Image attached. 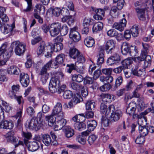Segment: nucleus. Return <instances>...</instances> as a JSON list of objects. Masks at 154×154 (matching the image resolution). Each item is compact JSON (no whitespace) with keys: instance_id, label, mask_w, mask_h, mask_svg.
I'll return each instance as SVG.
<instances>
[{"instance_id":"nucleus-27","label":"nucleus","mask_w":154,"mask_h":154,"mask_svg":"<svg viewBox=\"0 0 154 154\" xmlns=\"http://www.w3.org/2000/svg\"><path fill=\"white\" fill-rule=\"evenodd\" d=\"M133 60L131 58H128L122 60L121 62L122 66L124 69L130 68L132 64Z\"/></svg>"},{"instance_id":"nucleus-62","label":"nucleus","mask_w":154,"mask_h":154,"mask_svg":"<svg viewBox=\"0 0 154 154\" xmlns=\"http://www.w3.org/2000/svg\"><path fill=\"white\" fill-rule=\"evenodd\" d=\"M81 94L83 97H86L88 94V88L82 86L81 89Z\"/></svg>"},{"instance_id":"nucleus-35","label":"nucleus","mask_w":154,"mask_h":154,"mask_svg":"<svg viewBox=\"0 0 154 154\" xmlns=\"http://www.w3.org/2000/svg\"><path fill=\"white\" fill-rule=\"evenodd\" d=\"M6 11L5 8L3 7L0 6V18L3 22H6L9 20V18L6 14H4Z\"/></svg>"},{"instance_id":"nucleus-39","label":"nucleus","mask_w":154,"mask_h":154,"mask_svg":"<svg viewBox=\"0 0 154 154\" xmlns=\"http://www.w3.org/2000/svg\"><path fill=\"white\" fill-rule=\"evenodd\" d=\"M72 98L71 99L73 101L74 105H76L78 103L83 101V99L81 95L78 93L74 94L72 97Z\"/></svg>"},{"instance_id":"nucleus-23","label":"nucleus","mask_w":154,"mask_h":154,"mask_svg":"<svg viewBox=\"0 0 154 154\" xmlns=\"http://www.w3.org/2000/svg\"><path fill=\"white\" fill-rule=\"evenodd\" d=\"M86 110H94L96 107L95 103L93 98L88 99L85 103Z\"/></svg>"},{"instance_id":"nucleus-64","label":"nucleus","mask_w":154,"mask_h":154,"mask_svg":"<svg viewBox=\"0 0 154 154\" xmlns=\"http://www.w3.org/2000/svg\"><path fill=\"white\" fill-rule=\"evenodd\" d=\"M116 110L115 107L112 104L109 105L108 108H107V110H106V116L109 115L110 113L111 114L112 112H114V111H115Z\"/></svg>"},{"instance_id":"nucleus-26","label":"nucleus","mask_w":154,"mask_h":154,"mask_svg":"<svg viewBox=\"0 0 154 154\" xmlns=\"http://www.w3.org/2000/svg\"><path fill=\"white\" fill-rule=\"evenodd\" d=\"M97 123L94 120L90 119L87 122V130L89 131H92L96 128L97 126Z\"/></svg>"},{"instance_id":"nucleus-20","label":"nucleus","mask_w":154,"mask_h":154,"mask_svg":"<svg viewBox=\"0 0 154 154\" xmlns=\"http://www.w3.org/2000/svg\"><path fill=\"white\" fill-rule=\"evenodd\" d=\"M143 119L144 121L145 124L143 125V126L139 125L138 129L140 135L145 137L148 134V131L146 126V125L147 124L146 118V117L143 116Z\"/></svg>"},{"instance_id":"nucleus-38","label":"nucleus","mask_w":154,"mask_h":154,"mask_svg":"<svg viewBox=\"0 0 154 154\" xmlns=\"http://www.w3.org/2000/svg\"><path fill=\"white\" fill-rule=\"evenodd\" d=\"M62 21L63 22H66L67 21V24L70 27L72 26L73 25L75 21L72 15L62 18Z\"/></svg>"},{"instance_id":"nucleus-18","label":"nucleus","mask_w":154,"mask_h":154,"mask_svg":"<svg viewBox=\"0 0 154 154\" xmlns=\"http://www.w3.org/2000/svg\"><path fill=\"white\" fill-rule=\"evenodd\" d=\"M122 112L121 110L117 109L114 112L111 113L109 118L111 121L112 122H114L119 121L122 116Z\"/></svg>"},{"instance_id":"nucleus-60","label":"nucleus","mask_w":154,"mask_h":154,"mask_svg":"<svg viewBox=\"0 0 154 154\" xmlns=\"http://www.w3.org/2000/svg\"><path fill=\"white\" fill-rule=\"evenodd\" d=\"M145 137L140 135V136H138L135 140V142L137 144H143L145 141Z\"/></svg>"},{"instance_id":"nucleus-25","label":"nucleus","mask_w":154,"mask_h":154,"mask_svg":"<svg viewBox=\"0 0 154 154\" xmlns=\"http://www.w3.org/2000/svg\"><path fill=\"white\" fill-rule=\"evenodd\" d=\"M130 44L128 42H124L121 46V52L124 55H130Z\"/></svg>"},{"instance_id":"nucleus-4","label":"nucleus","mask_w":154,"mask_h":154,"mask_svg":"<svg viewBox=\"0 0 154 154\" xmlns=\"http://www.w3.org/2000/svg\"><path fill=\"white\" fill-rule=\"evenodd\" d=\"M13 48L14 47V52L15 54L19 56L23 55L25 50L26 45L18 41L13 42L11 44Z\"/></svg>"},{"instance_id":"nucleus-45","label":"nucleus","mask_w":154,"mask_h":154,"mask_svg":"<svg viewBox=\"0 0 154 154\" xmlns=\"http://www.w3.org/2000/svg\"><path fill=\"white\" fill-rule=\"evenodd\" d=\"M94 20L92 18L85 17L83 20V24L85 26L89 27V26L94 24Z\"/></svg>"},{"instance_id":"nucleus-56","label":"nucleus","mask_w":154,"mask_h":154,"mask_svg":"<svg viewBox=\"0 0 154 154\" xmlns=\"http://www.w3.org/2000/svg\"><path fill=\"white\" fill-rule=\"evenodd\" d=\"M77 62L78 63H84L86 61L85 58L83 54H82L80 52L79 54L77 57Z\"/></svg>"},{"instance_id":"nucleus-8","label":"nucleus","mask_w":154,"mask_h":154,"mask_svg":"<svg viewBox=\"0 0 154 154\" xmlns=\"http://www.w3.org/2000/svg\"><path fill=\"white\" fill-rule=\"evenodd\" d=\"M42 125L39 124L36 118H32L30 120H27L26 122L25 126L30 130L38 131L42 127Z\"/></svg>"},{"instance_id":"nucleus-43","label":"nucleus","mask_w":154,"mask_h":154,"mask_svg":"<svg viewBox=\"0 0 154 154\" xmlns=\"http://www.w3.org/2000/svg\"><path fill=\"white\" fill-rule=\"evenodd\" d=\"M129 30L131 32V33L133 37H136L138 36L139 34V28L138 25H134L132 26Z\"/></svg>"},{"instance_id":"nucleus-51","label":"nucleus","mask_w":154,"mask_h":154,"mask_svg":"<svg viewBox=\"0 0 154 154\" xmlns=\"http://www.w3.org/2000/svg\"><path fill=\"white\" fill-rule=\"evenodd\" d=\"M73 95V93L71 91L66 90L64 92L63 97L64 99H69L72 97Z\"/></svg>"},{"instance_id":"nucleus-16","label":"nucleus","mask_w":154,"mask_h":154,"mask_svg":"<svg viewBox=\"0 0 154 154\" xmlns=\"http://www.w3.org/2000/svg\"><path fill=\"white\" fill-rule=\"evenodd\" d=\"M121 60L120 57L116 53L108 58L106 60V64L108 66H112L118 63Z\"/></svg>"},{"instance_id":"nucleus-21","label":"nucleus","mask_w":154,"mask_h":154,"mask_svg":"<svg viewBox=\"0 0 154 154\" xmlns=\"http://www.w3.org/2000/svg\"><path fill=\"white\" fill-rule=\"evenodd\" d=\"M66 123V120L63 118H60V120L57 121L54 125V128L55 131H58L64 128Z\"/></svg>"},{"instance_id":"nucleus-7","label":"nucleus","mask_w":154,"mask_h":154,"mask_svg":"<svg viewBox=\"0 0 154 154\" xmlns=\"http://www.w3.org/2000/svg\"><path fill=\"white\" fill-rule=\"evenodd\" d=\"M78 30V27L76 26L70 28L69 36L72 42H77L81 40V35Z\"/></svg>"},{"instance_id":"nucleus-29","label":"nucleus","mask_w":154,"mask_h":154,"mask_svg":"<svg viewBox=\"0 0 154 154\" xmlns=\"http://www.w3.org/2000/svg\"><path fill=\"white\" fill-rule=\"evenodd\" d=\"M105 52L101 51L99 49V51L97 55V64L98 65H100L102 64L104 62V57Z\"/></svg>"},{"instance_id":"nucleus-14","label":"nucleus","mask_w":154,"mask_h":154,"mask_svg":"<svg viewBox=\"0 0 154 154\" xmlns=\"http://www.w3.org/2000/svg\"><path fill=\"white\" fill-rule=\"evenodd\" d=\"M61 23H54L50 25V33L51 35L55 37L57 35L60 33V29Z\"/></svg>"},{"instance_id":"nucleus-47","label":"nucleus","mask_w":154,"mask_h":154,"mask_svg":"<svg viewBox=\"0 0 154 154\" xmlns=\"http://www.w3.org/2000/svg\"><path fill=\"white\" fill-rule=\"evenodd\" d=\"M76 67L75 64L71 63L67 64L66 66V72L69 73H71L73 71L75 70Z\"/></svg>"},{"instance_id":"nucleus-44","label":"nucleus","mask_w":154,"mask_h":154,"mask_svg":"<svg viewBox=\"0 0 154 154\" xmlns=\"http://www.w3.org/2000/svg\"><path fill=\"white\" fill-rule=\"evenodd\" d=\"M130 55L131 56H135L138 54V47L135 45H131L130 44Z\"/></svg>"},{"instance_id":"nucleus-28","label":"nucleus","mask_w":154,"mask_h":154,"mask_svg":"<svg viewBox=\"0 0 154 154\" xmlns=\"http://www.w3.org/2000/svg\"><path fill=\"white\" fill-rule=\"evenodd\" d=\"M80 53V51L76 48H71L69 51V55L72 59H76Z\"/></svg>"},{"instance_id":"nucleus-46","label":"nucleus","mask_w":154,"mask_h":154,"mask_svg":"<svg viewBox=\"0 0 154 154\" xmlns=\"http://www.w3.org/2000/svg\"><path fill=\"white\" fill-rule=\"evenodd\" d=\"M101 121L102 125L105 127H109V124L112 122L110 119H108L104 116H102Z\"/></svg>"},{"instance_id":"nucleus-36","label":"nucleus","mask_w":154,"mask_h":154,"mask_svg":"<svg viewBox=\"0 0 154 154\" xmlns=\"http://www.w3.org/2000/svg\"><path fill=\"white\" fill-rule=\"evenodd\" d=\"M43 142L47 146H49L51 143H52V139L50 136L48 134H45L42 136Z\"/></svg>"},{"instance_id":"nucleus-58","label":"nucleus","mask_w":154,"mask_h":154,"mask_svg":"<svg viewBox=\"0 0 154 154\" xmlns=\"http://www.w3.org/2000/svg\"><path fill=\"white\" fill-rule=\"evenodd\" d=\"M91 10L95 12V14H98L99 15H102L103 16H104L105 13L104 10L101 8L97 9L94 7L91 8Z\"/></svg>"},{"instance_id":"nucleus-17","label":"nucleus","mask_w":154,"mask_h":154,"mask_svg":"<svg viewBox=\"0 0 154 154\" xmlns=\"http://www.w3.org/2000/svg\"><path fill=\"white\" fill-rule=\"evenodd\" d=\"M20 81L23 87H27L30 82L29 76L27 74L21 73L20 75Z\"/></svg>"},{"instance_id":"nucleus-34","label":"nucleus","mask_w":154,"mask_h":154,"mask_svg":"<svg viewBox=\"0 0 154 154\" xmlns=\"http://www.w3.org/2000/svg\"><path fill=\"white\" fill-rule=\"evenodd\" d=\"M103 103H109L114 100V96L109 94H104L102 95Z\"/></svg>"},{"instance_id":"nucleus-30","label":"nucleus","mask_w":154,"mask_h":154,"mask_svg":"<svg viewBox=\"0 0 154 154\" xmlns=\"http://www.w3.org/2000/svg\"><path fill=\"white\" fill-rule=\"evenodd\" d=\"M66 137L67 138L72 137L75 134L74 130L69 126H66L63 129Z\"/></svg>"},{"instance_id":"nucleus-31","label":"nucleus","mask_w":154,"mask_h":154,"mask_svg":"<svg viewBox=\"0 0 154 154\" xmlns=\"http://www.w3.org/2000/svg\"><path fill=\"white\" fill-rule=\"evenodd\" d=\"M39 147L38 142L35 141L30 142L28 145V149L31 152H34L37 150Z\"/></svg>"},{"instance_id":"nucleus-48","label":"nucleus","mask_w":154,"mask_h":154,"mask_svg":"<svg viewBox=\"0 0 154 154\" xmlns=\"http://www.w3.org/2000/svg\"><path fill=\"white\" fill-rule=\"evenodd\" d=\"M123 78L122 76H119L116 79L115 85L113 89L115 90L118 87H119L122 83Z\"/></svg>"},{"instance_id":"nucleus-63","label":"nucleus","mask_w":154,"mask_h":154,"mask_svg":"<svg viewBox=\"0 0 154 154\" xmlns=\"http://www.w3.org/2000/svg\"><path fill=\"white\" fill-rule=\"evenodd\" d=\"M61 10V15L63 17H69L71 16V15H69V11L67 9L63 8Z\"/></svg>"},{"instance_id":"nucleus-42","label":"nucleus","mask_w":154,"mask_h":154,"mask_svg":"<svg viewBox=\"0 0 154 154\" xmlns=\"http://www.w3.org/2000/svg\"><path fill=\"white\" fill-rule=\"evenodd\" d=\"M60 29V33L61 35L65 36L68 33L69 31V28L65 24L61 25Z\"/></svg>"},{"instance_id":"nucleus-32","label":"nucleus","mask_w":154,"mask_h":154,"mask_svg":"<svg viewBox=\"0 0 154 154\" xmlns=\"http://www.w3.org/2000/svg\"><path fill=\"white\" fill-rule=\"evenodd\" d=\"M103 27V24L100 22H98L94 24L92 30L93 33H97L101 31Z\"/></svg>"},{"instance_id":"nucleus-52","label":"nucleus","mask_w":154,"mask_h":154,"mask_svg":"<svg viewBox=\"0 0 154 154\" xmlns=\"http://www.w3.org/2000/svg\"><path fill=\"white\" fill-rule=\"evenodd\" d=\"M76 140L82 145H84L86 142V138L84 137L82 135L79 134L77 136Z\"/></svg>"},{"instance_id":"nucleus-49","label":"nucleus","mask_w":154,"mask_h":154,"mask_svg":"<svg viewBox=\"0 0 154 154\" xmlns=\"http://www.w3.org/2000/svg\"><path fill=\"white\" fill-rule=\"evenodd\" d=\"M66 88V85L65 84H63L60 85V84L57 86V87L55 88V89L56 90V91H55L54 93L56 92L58 94H60L62 92H64Z\"/></svg>"},{"instance_id":"nucleus-10","label":"nucleus","mask_w":154,"mask_h":154,"mask_svg":"<svg viewBox=\"0 0 154 154\" xmlns=\"http://www.w3.org/2000/svg\"><path fill=\"white\" fill-rule=\"evenodd\" d=\"M50 64L48 63H46L42 67L39 72V75L41 76L40 78V81L43 85L46 83L49 78V75L48 73H47V71L50 69Z\"/></svg>"},{"instance_id":"nucleus-37","label":"nucleus","mask_w":154,"mask_h":154,"mask_svg":"<svg viewBox=\"0 0 154 154\" xmlns=\"http://www.w3.org/2000/svg\"><path fill=\"white\" fill-rule=\"evenodd\" d=\"M74 126L75 129L79 131L83 130L86 128V124L84 122H75Z\"/></svg>"},{"instance_id":"nucleus-40","label":"nucleus","mask_w":154,"mask_h":154,"mask_svg":"<svg viewBox=\"0 0 154 154\" xmlns=\"http://www.w3.org/2000/svg\"><path fill=\"white\" fill-rule=\"evenodd\" d=\"M142 45L143 48L141 50V54H142V55H143V57L149 56L148 55V53L149 51V45L148 44L143 42Z\"/></svg>"},{"instance_id":"nucleus-1","label":"nucleus","mask_w":154,"mask_h":154,"mask_svg":"<svg viewBox=\"0 0 154 154\" xmlns=\"http://www.w3.org/2000/svg\"><path fill=\"white\" fill-rule=\"evenodd\" d=\"M63 48V45L62 43H53L48 42L45 44L44 41L40 42L37 51V54L38 55L43 54L44 52H46L45 54V57L49 58L51 57L52 53L54 52L60 51Z\"/></svg>"},{"instance_id":"nucleus-22","label":"nucleus","mask_w":154,"mask_h":154,"mask_svg":"<svg viewBox=\"0 0 154 154\" xmlns=\"http://www.w3.org/2000/svg\"><path fill=\"white\" fill-rule=\"evenodd\" d=\"M20 86L19 85H13L11 87V90L9 91L8 95L11 98L18 94L20 92Z\"/></svg>"},{"instance_id":"nucleus-57","label":"nucleus","mask_w":154,"mask_h":154,"mask_svg":"<svg viewBox=\"0 0 154 154\" xmlns=\"http://www.w3.org/2000/svg\"><path fill=\"white\" fill-rule=\"evenodd\" d=\"M112 88L110 84L105 83L104 85L100 87V90L102 91L105 92L108 91Z\"/></svg>"},{"instance_id":"nucleus-2","label":"nucleus","mask_w":154,"mask_h":154,"mask_svg":"<svg viewBox=\"0 0 154 154\" xmlns=\"http://www.w3.org/2000/svg\"><path fill=\"white\" fill-rule=\"evenodd\" d=\"M64 75L61 72L56 73L52 75V76L49 84L48 88L50 92L54 94L56 91L55 88L60 85V77H63Z\"/></svg>"},{"instance_id":"nucleus-6","label":"nucleus","mask_w":154,"mask_h":154,"mask_svg":"<svg viewBox=\"0 0 154 154\" xmlns=\"http://www.w3.org/2000/svg\"><path fill=\"white\" fill-rule=\"evenodd\" d=\"M134 6L136 7L135 9L137 16L139 20L143 21H145L146 20V9L140 8L141 7L140 2L138 1L135 2Z\"/></svg>"},{"instance_id":"nucleus-24","label":"nucleus","mask_w":154,"mask_h":154,"mask_svg":"<svg viewBox=\"0 0 154 154\" xmlns=\"http://www.w3.org/2000/svg\"><path fill=\"white\" fill-rule=\"evenodd\" d=\"M84 45L88 48L94 47L95 45L94 39L91 36H87L84 40Z\"/></svg>"},{"instance_id":"nucleus-59","label":"nucleus","mask_w":154,"mask_h":154,"mask_svg":"<svg viewBox=\"0 0 154 154\" xmlns=\"http://www.w3.org/2000/svg\"><path fill=\"white\" fill-rule=\"evenodd\" d=\"M138 66H135L134 68H132L131 69V73L134 75H136L138 76H140L141 74L140 73V72H142L140 69L138 70Z\"/></svg>"},{"instance_id":"nucleus-53","label":"nucleus","mask_w":154,"mask_h":154,"mask_svg":"<svg viewBox=\"0 0 154 154\" xmlns=\"http://www.w3.org/2000/svg\"><path fill=\"white\" fill-rule=\"evenodd\" d=\"M83 84L85 85L91 84L93 82V80L92 78L88 76H86L85 77H83Z\"/></svg>"},{"instance_id":"nucleus-55","label":"nucleus","mask_w":154,"mask_h":154,"mask_svg":"<svg viewBox=\"0 0 154 154\" xmlns=\"http://www.w3.org/2000/svg\"><path fill=\"white\" fill-rule=\"evenodd\" d=\"M97 138V136L94 134H92L89 136L87 140L88 143L90 145L93 144Z\"/></svg>"},{"instance_id":"nucleus-50","label":"nucleus","mask_w":154,"mask_h":154,"mask_svg":"<svg viewBox=\"0 0 154 154\" xmlns=\"http://www.w3.org/2000/svg\"><path fill=\"white\" fill-rule=\"evenodd\" d=\"M113 77L110 75V76H108L106 77H103V78L101 77L100 78V80L103 82H106V84H109L111 83L113 81Z\"/></svg>"},{"instance_id":"nucleus-12","label":"nucleus","mask_w":154,"mask_h":154,"mask_svg":"<svg viewBox=\"0 0 154 154\" xmlns=\"http://www.w3.org/2000/svg\"><path fill=\"white\" fill-rule=\"evenodd\" d=\"M15 28L14 24L11 25L8 24H5L4 23H2L0 20V29L1 31L4 34H6L8 33L12 34L13 32V29Z\"/></svg>"},{"instance_id":"nucleus-13","label":"nucleus","mask_w":154,"mask_h":154,"mask_svg":"<svg viewBox=\"0 0 154 154\" xmlns=\"http://www.w3.org/2000/svg\"><path fill=\"white\" fill-rule=\"evenodd\" d=\"M52 114L56 115L60 118L64 117V113L62 111V105L60 102H57L54 106L52 110Z\"/></svg>"},{"instance_id":"nucleus-61","label":"nucleus","mask_w":154,"mask_h":154,"mask_svg":"<svg viewBox=\"0 0 154 154\" xmlns=\"http://www.w3.org/2000/svg\"><path fill=\"white\" fill-rule=\"evenodd\" d=\"M61 9L60 8H55L52 9L51 10L52 14L55 17H58L61 14Z\"/></svg>"},{"instance_id":"nucleus-3","label":"nucleus","mask_w":154,"mask_h":154,"mask_svg":"<svg viewBox=\"0 0 154 154\" xmlns=\"http://www.w3.org/2000/svg\"><path fill=\"white\" fill-rule=\"evenodd\" d=\"M116 44V41L114 40H109L103 45L100 46L99 48L103 51H105L107 54H112L114 51Z\"/></svg>"},{"instance_id":"nucleus-41","label":"nucleus","mask_w":154,"mask_h":154,"mask_svg":"<svg viewBox=\"0 0 154 154\" xmlns=\"http://www.w3.org/2000/svg\"><path fill=\"white\" fill-rule=\"evenodd\" d=\"M71 77L73 81L80 83L82 82L83 80V77L80 74H72Z\"/></svg>"},{"instance_id":"nucleus-5","label":"nucleus","mask_w":154,"mask_h":154,"mask_svg":"<svg viewBox=\"0 0 154 154\" xmlns=\"http://www.w3.org/2000/svg\"><path fill=\"white\" fill-rule=\"evenodd\" d=\"M64 60V54H61L57 55L55 60H51L47 63L50 64V68L56 69L58 68L60 65L63 64Z\"/></svg>"},{"instance_id":"nucleus-19","label":"nucleus","mask_w":154,"mask_h":154,"mask_svg":"<svg viewBox=\"0 0 154 154\" xmlns=\"http://www.w3.org/2000/svg\"><path fill=\"white\" fill-rule=\"evenodd\" d=\"M2 119L0 122V128L3 129H12L14 127V124L12 121L4 120L2 121Z\"/></svg>"},{"instance_id":"nucleus-11","label":"nucleus","mask_w":154,"mask_h":154,"mask_svg":"<svg viewBox=\"0 0 154 154\" xmlns=\"http://www.w3.org/2000/svg\"><path fill=\"white\" fill-rule=\"evenodd\" d=\"M142 54L141 53L140 57H131L133 62L134 61L136 63H140V62L144 61V66L147 67L151 65V58L150 56H144L143 57Z\"/></svg>"},{"instance_id":"nucleus-9","label":"nucleus","mask_w":154,"mask_h":154,"mask_svg":"<svg viewBox=\"0 0 154 154\" xmlns=\"http://www.w3.org/2000/svg\"><path fill=\"white\" fill-rule=\"evenodd\" d=\"M137 108L138 112H140L143 109V108L140 104L137 106L135 102H131L127 106L126 112L129 116H131L135 112Z\"/></svg>"},{"instance_id":"nucleus-15","label":"nucleus","mask_w":154,"mask_h":154,"mask_svg":"<svg viewBox=\"0 0 154 154\" xmlns=\"http://www.w3.org/2000/svg\"><path fill=\"white\" fill-rule=\"evenodd\" d=\"M7 141L9 143L15 145L18 141V139L15 136V132L13 130L9 131L5 135Z\"/></svg>"},{"instance_id":"nucleus-33","label":"nucleus","mask_w":154,"mask_h":154,"mask_svg":"<svg viewBox=\"0 0 154 154\" xmlns=\"http://www.w3.org/2000/svg\"><path fill=\"white\" fill-rule=\"evenodd\" d=\"M54 116L52 114L45 116V119L46 121H48V125L50 127L54 126L56 122V119Z\"/></svg>"},{"instance_id":"nucleus-54","label":"nucleus","mask_w":154,"mask_h":154,"mask_svg":"<svg viewBox=\"0 0 154 154\" xmlns=\"http://www.w3.org/2000/svg\"><path fill=\"white\" fill-rule=\"evenodd\" d=\"M100 112L102 114H104L106 116V112L107 109V106L106 103L102 102L100 104Z\"/></svg>"}]
</instances>
